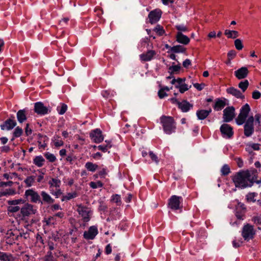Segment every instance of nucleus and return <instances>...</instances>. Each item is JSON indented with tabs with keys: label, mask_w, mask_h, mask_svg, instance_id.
<instances>
[{
	"label": "nucleus",
	"mask_w": 261,
	"mask_h": 261,
	"mask_svg": "<svg viewBox=\"0 0 261 261\" xmlns=\"http://www.w3.org/2000/svg\"><path fill=\"white\" fill-rule=\"evenodd\" d=\"M35 182V177L33 176H28L25 180L24 182L26 185L27 187H31Z\"/></svg>",
	"instance_id": "obj_45"
},
{
	"label": "nucleus",
	"mask_w": 261,
	"mask_h": 261,
	"mask_svg": "<svg viewBox=\"0 0 261 261\" xmlns=\"http://www.w3.org/2000/svg\"><path fill=\"white\" fill-rule=\"evenodd\" d=\"M16 125L15 120L8 119L6 120L3 124L1 125V128L2 130H10L13 129Z\"/></svg>",
	"instance_id": "obj_23"
},
{
	"label": "nucleus",
	"mask_w": 261,
	"mask_h": 261,
	"mask_svg": "<svg viewBox=\"0 0 261 261\" xmlns=\"http://www.w3.org/2000/svg\"><path fill=\"white\" fill-rule=\"evenodd\" d=\"M24 197L31 202L34 203H40L41 197L37 191L33 189H29L25 190Z\"/></svg>",
	"instance_id": "obj_7"
},
{
	"label": "nucleus",
	"mask_w": 261,
	"mask_h": 261,
	"mask_svg": "<svg viewBox=\"0 0 261 261\" xmlns=\"http://www.w3.org/2000/svg\"><path fill=\"white\" fill-rule=\"evenodd\" d=\"M158 94V96L161 99H162L168 95L166 92L164 90H162L161 89L159 90Z\"/></svg>",
	"instance_id": "obj_60"
},
{
	"label": "nucleus",
	"mask_w": 261,
	"mask_h": 261,
	"mask_svg": "<svg viewBox=\"0 0 261 261\" xmlns=\"http://www.w3.org/2000/svg\"><path fill=\"white\" fill-rule=\"evenodd\" d=\"M156 53L154 50H149L147 51L140 55V59L141 61L148 62L154 58Z\"/></svg>",
	"instance_id": "obj_19"
},
{
	"label": "nucleus",
	"mask_w": 261,
	"mask_h": 261,
	"mask_svg": "<svg viewBox=\"0 0 261 261\" xmlns=\"http://www.w3.org/2000/svg\"><path fill=\"white\" fill-rule=\"evenodd\" d=\"M25 201L22 199H15L9 201V204L16 205L19 204H24Z\"/></svg>",
	"instance_id": "obj_51"
},
{
	"label": "nucleus",
	"mask_w": 261,
	"mask_h": 261,
	"mask_svg": "<svg viewBox=\"0 0 261 261\" xmlns=\"http://www.w3.org/2000/svg\"><path fill=\"white\" fill-rule=\"evenodd\" d=\"M175 28L178 31V32H185L188 31V28L184 25H176Z\"/></svg>",
	"instance_id": "obj_57"
},
{
	"label": "nucleus",
	"mask_w": 261,
	"mask_h": 261,
	"mask_svg": "<svg viewBox=\"0 0 261 261\" xmlns=\"http://www.w3.org/2000/svg\"><path fill=\"white\" fill-rule=\"evenodd\" d=\"M40 195L42 199L41 198V202H40V203L41 204L47 203L48 204H51L54 203L55 199H53L51 196L46 192L44 191H41L40 193Z\"/></svg>",
	"instance_id": "obj_21"
},
{
	"label": "nucleus",
	"mask_w": 261,
	"mask_h": 261,
	"mask_svg": "<svg viewBox=\"0 0 261 261\" xmlns=\"http://www.w3.org/2000/svg\"><path fill=\"white\" fill-rule=\"evenodd\" d=\"M223 113V121L225 122L231 121L235 117V109L233 106L226 107Z\"/></svg>",
	"instance_id": "obj_12"
},
{
	"label": "nucleus",
	"mask_w": 261,
	"mask_h": 261,
	"mask_svg": "<svg viewBox=\"0 0 261 261\" xmlns=\"http://www.w3.org/2000/svg\"><path fill=\"white\" fill-rule=\"evenodd\" d=\"M85 166L87 170L92 172H95L98 168V166L96 164L90 162H87Z\"/></svg>",
	"instance_id": "obj_36"
},
{
	"label": "nucleus",
	"mask_w": 261,
	"mask_h": 261,
	"mask_svg": "<svg viewBox=\"0 0 261 261\" xmlns=\"http://www.w3.org/2000/svg\"><path fill=\"white\" fill-rule=\"evenodd\" d=\"M193 107V105L186 100L180 101L178 106V108L184 113L188 112Z\"/></svg>",
	"instance_id": "obj_24"
},
{
	"label": "nucleus",
	"mask_w": 261,
	"mask_h": 261,
	"mask_svg": "<svg viewBox=\"0 0 261 261\" xmlns=\"http://www.w3.org/2000/svg\"><path fill=\"white\" fill-rule=\"evenodd\" d=\"M260 145L258 143H249L246 145V150L249 152L253 150H259Z\"/></svg>",
	"instance_id": "obj_30"
},
{
	"label": "nucleus",
	"mask_w": 261,
	"mask_h": 261,
	"mask_svg": "<svg viewBox=\"0 0 261 261\" xmlns=\"http://www.w3.org/2000/svg\"><path fill=\"white\" fill-rule=\"evenodd\" d=\"M253 122V117L250 116L248 118L244 125V135L247 137L251 136L254 132Z\"/></svg>",
	"instance_id": "obj_13"
},
{
	"label": "nucleus",
	"mask_w": 261,
	"mask_h": 261,
	"mask_svg": "<svg viewBox=\"0 0 261 261\" xmlns=\"http://www.w3.org/2000/svg\"><path fill=\"white\" fill-rule=\"evenodd\" d=\"M98 229L96 226H90L87 231L84 232V238L87 240H93L98 234Z\"/></svg>",
	"instance_id": "obj_17"
},
{
	"label": "nucleus",
	"mask_w": 261,
	"mask_h": 261,
	"mask_svg": "<svg viewBox=\"0 0 261 261\" xmlns=\"http://www.w3.org/2000/svg\"><path fill=\"white\" fill-rule=\"evenodd\" d=\"M221 174L223 175H227L230 172V168L228 165H224L221 169Z\"/></svg>",
	"instance_id": "obj_50"
},
{
	"label": "nucleus",
	"mask_w": 261,
	"mask_h": 261,
	"mask_svg": "<svg viewBox=\"0 0 261 261\" xmlns=\"http://www.w3.org/2000/svg\"><path fill=\"white\" fill-rule=\"evenodd\" d=\"M160 123L164 133L167 135L175 133L176 129V123L172 116L162 115L160 118Z\"/></svg>",
	"instance_id": "obj_3"
},
{
	"label": "nucleus",
	"mask_w": 261,
	"mask_h": 261,
	"mask_svg": "<svg viewBox=\"0 0 261 261\" xmlns=\"http://www.w3.org/2000/svg\"><path fill=\"white\" fill-rule=\"evenodd\" d=\"M186 50V48L180 45H175L170 47V51L173 53H185Z\"/></svg>",
	"instance_id": "obj_33"
},
{
	"label": "nucleus",
	"mask_w": 261,
	"mask_h": 261,
	"mask_svg": "<svg viewBox=\"0 0 261 261\" xmlns=\"http://www.w3.org/2000/svg\"><path fill=\"white\" fill-rule=\"evenodd\" d=\"M185 80L186 79L185 78L178 77L177 79H173L171 81V84L172 85L175 84V88L178 89L180 93H184L191 88V85L189 86L185 83Z\"/></svg>",
	"instance_id": "obj_9"
},
{
	"label": "nucleus",
	"mask_w": 261,
	"mask_h": 261,
	"mask_svg": "<svg viewBox=\"0 0 261 261\" xmlns=\"http://www.w3.org/2000/svg\"><path fill=\"white\" fill-rule=\"evenodd\" d=\"M257 193L255 192L249 193L246 196V198L248 202H255L256 201L255 197L257 196Z\"/></svg>",
	"instance_id": "obj_46"
},
{
	"label": "nucleus",
	"mask_w": 261,
	"mask_h": 261,
	"mask_svg": "<svg viewBox=\"0 0 261 261\" xmlns=\"http://www.w3.org/2000/svg\"><path fill=\"white\" fill-rule=\"evenodd\" d=\"M67 108L68 107L66 104L64 103H60L57 107V111L59 114L63 115L67 111Z\"/></svg>",
	"instance_id": "obj_37"
},
{
	"label": "nucleus",
	"mask_w": 261,
	"mask_h": 261,
	"mask_svg": "<svg viewBox=\"0 0 261 261\" xmlns=\"http://www.w3.org/2000/svg\"><path fill=\"white\" fill-rule=\"evenodd\" d=\"M111 200L117 203L118 205L121 204V196L118 194L113 195L111 197Z\"/></svg>",
	"instance_id": "obj_49"
},
{
	"label": "nucleus",
	"mask_w": 261,
	"mask_h": 261,
	"mask_svg": "<svg viewBox=\"0 0 261 261\" xmlns=\"http://www.w3.org/2000/svg\"><path fill=\"white\" fill-rule=\"evenodd\" d=\"M224 34L228 38H236L239 36V33L237 31H231L229 30H225Z\"/></svg>",
	"instance_id": "obj_35"
},
{
	"label": "nucleus",
	"mask_w": 261,
	"mask_h": 261,
	"mask_svg": "<svg viewBox=\"0 0 261 261\" xmlns=\"http://www.w3.org/2000/svg\"><path fill=\"white\" fill-rule=\"evenodd\" d=\"M252 177H253V179L254 180H253V185L254 183H256L257 184H261V179L257 180V171L256 170H252Z\"/></svg>",
	"instance_id": "obj_52"
},
{
	"label": "nucleus",
	"mask_w": 261,
	"mask_h": 261,
	"mask_svg": "<svg viewBox=\"0 0 261 261\" xmlns=\"http://www.w3.org/2000/svg\"><path fill=\"white\" fill-rule=\"evenodd\" d=\"M252 221L256 226L258 229H261V216H255L252 218Z\"/></svg>",
	"instance_id": "obj_42"
},
{
	"label": "nucleus",
	"mask_w": 261,
	"mask_h": 261,
	"mask_svg": "<svg viewBox=\"0 0 261 261\" xmlns=\"http://www.w3.org/2000/svg\"><path fill=\"white\" fill-rule=\"evenodd\" d=\"M182 198L180 196L172 195L168 200V207L173 211H176L181 208L180 206Z\"/></svg>",
	"instance_id": "obj_10"
},
{
	"label": "nucleus",
	"mask_w": 261,
	"mask_h": 261,
	"mask_svg": "<svg viewBox=\"0 0 261 261\" xmlns=\"http://www.w3.org/2000/svg\"><path fill=\"white\" fill-rule=\"evenodd\" d=\"M252 97L254 99H258L261 97V93L257 90H255L252 92Z\"/></svg>",
	"instance_id": "obj_59"
},
{
	"label": "nucleus",
	"mask_w": 261,
	"mask_h": 261,
	"mask_svg": "<svg viewBox=\"0 0 261 261\" xmlns=\"http://www.w3.org/2000/svg\"><path fill=\"white\" fill-rule=\"evenodd\" d=\"M245 210H240L239 208H236L235 215L238 219L240 220H244L245 218Z\"/></svg>",
	"instance_id": "obj_38"
},
{
	"label": "nucleus",
	"mask_w": 261,
	"mask_h": 261,
	"mask_svg": "<svg viewBox=\"0 0 261 261\" xmlns=\"http://www.w3.org/2000/svg\"><path fill=\"white\" fill-rule=\"evenodd\" d=\"M77 211L82 217V221L85 223L89 222L92 215V211L90 208L82 204L77 205Z\"/></svg>",
	"instance_id": "obj_6"
},
{
	"label": "nucleus",
	"mask_w": 261,
	"mask_h": 261,
	"mask_svg": "<svg viewBox=\"0 0 261 261\" xmlns=\"http://www.w3.org/2000/svg\"><path fill=\"white\" fill-rule=\"evenodd\" d=\"M17 118L19 123H22L27 120L25 110H20L17 113Z\"/></svg>",
	"instance_id": "obj_29"
},
{
	"label": "nucleus",
	"mask_w": 261,
	"mask_h": 261,
	"mask_svg": "<svg viewBox=\"0 0 261 261\" xmlns=\"http://www.w3.org/2000/svg\"><path fill=\"white\" fill-rule=\"evenodd\" d=\"M69 18H68V17L63 18V19H62L60 21L59 24L61 26H63H63L67 24L68 22L69 21Z\"/></svg>",
	"instance_id": "obj_64"
},
{
	"label": "nucleus",
	"mask_w": 261,
	"mask_h": 261,
	"mask_svg": "<svg viewBox=\"0 0 261 261\" xmlns=\"http://www.w3.org/2000/svg\"><path fill=\"white\" fill-rule=\"evenodd\" d=\"M180 69V64L177 65H172L169 68V70L171 73L176 72Z\"/></svg>",
	"instance_id": "obj_56"
},
{
	"label": "nucleus",
	"mask_w": 261,
	"mask_h": 261,
	"mask_svg": "<svg viewBox=\"0 0 261 261\" xmlns=\"http://www.w3.org/2000/svg\"><path fill=\"white\" fill-rule=\"evenodd\" d=\"M228 100L224 97L217 98L213 106L214 109L216 111L222 110L226 105H228Z\"/></svg>",
	"instance_id": "obj_18"
},
{
	"label": "nucleus",
	"mask_w": 261,
	"mask_h": 261,
	"mask_svg": "<svg viewBox=\"0 0 261 261\" xmlns=\"http://www.w3.org/2000/svg\"><path fill=\"white\" fill-rule=\"evenodd\" d=\"M249 70L246 67H242L234 72V74L238 80L244 79L247 77Z\"/></svg>",
	"instance_id": "obj_20"
},
{
	"label": "nucleus",
	"mask_w": 261,
	"mask_h": 261,
	"mask_svg": "<svg viewBox=\"0 0 261 261\" xmlns=\"http://www.w3.org/2000/svg\"><path fill=\"white\" fill-rule=\"evenodd\" d=\"M212 112L211 109L209 110H200L196 112V115L199 120H204Z\"/></svg>",
	"instance_id": "obj_26"
},
{
	"label": "nucleus",
	"mask_w": 261,
	"mask_h": 261,
	"mask_svg": "<svg viewBox=\"0 0 261 261\" xmlns=\"http://www.w3.org/2000/svg\"><path fill=\"white\" fill-rule=\"evenodd\" d=\"M107 174V169L106 168H103L101 170L98 171V175L101 178H104Z\"/></svg>",
	"instance_id": "obj_61"
},
{
	"label": "nucleus",
	"mask_w": 261,
	"mask_h": 261,
	"mask_svg": "<svg viewBox=\"0 0 261 261\" xmlns=\"http://www.w3.org/2000/svg\"><path fill=\"white\" fill-rule=\"evenodd\" d=\"M226 92L227 94H230L237 98L244 99L245 98L244 95L239 90L233 87L227 88Z\"/></svg>",
	"instance_id": "obj_22"
},
{
	"label": "nucleus",
	"mask_w": 261,
	"mask_h": 261,
	"mask_svg": "<svg viewBox=\"0 0 261 261\" xmlns=\"http://www.w3.org/2000/svg\"><path fill=\"white\" fill-rule=\"evenodd\" d=\"M112 147V144L111 142H109V143L105 144L100 145L97 146V149L99 150H101L103 152H106L108 151L109 149Z\"/></svg>",
	"instance_id": "obj_41"
},
{
	"label": "nucleus",
	"mask_w": 261,
	"mask_h": 261,
	"mask_svg": "<svg viewBox=\"0 0 261 261\" xmlns=\"http://www.w3.org/2000/svg\"><path fill=\"white\" fill-rule=\"evenodd\" d=\"M44 156L45 158L49 162L51 163L55 162L57 159L56 156L49 152H46L44 153Z\"/></svg>",
	"instance_id": "obj_44"
},
{
	"label": "nucleus",
	"mask_w": 261,
	"mask_h": 261,
	"mask_svg": "<svg viewBox=\"0 0 261 261\" xmlns=\"http://www.w3.org/2000/svg\"><path fill=\"white\" fill-rule=\"evenodd\" d=\"M103 183L100 180H97L96 182L91 181L89 183L90 187L93 189H97L98 188H102L103 187Z\"/></svg>",
	"instance_id": "obj_43"
},
{
	"label": "nucleus",
	"mask_w": 261,
	"mask_h": 261,
	"mask_svg": "<svg viewBox=\"0 0 261 261\" xmlns=\"http://www.w3.org/2000/svg\"><path fill=\"white\" fill-rule=\"evenodd\" d=\"M220 130L223 138L230 139L233 136V128L229 124L224 123L220 127Z\"/></svg>",
	"instance_id": "obj_11"
},
{
	"label": "nucleus",
	"mask_w": 261,
	"mask_h": 261,
	"mask_svg": "<svg viewBox=\"0 0 261 261\" xmlns=\"http://www.w3.org/2000/svg\"><path fill=\"white\" fill-rule=\"evenodd\" d=\"M236 187L241 189L251 187L253 186L252 170H241L232 178Z\"/></svg>",
	"instance_id": "obj_2"
},
{
	"label": "nucleus",
	"mask_w": 261,
	"mask_h": 261,
	"mask_svg": "<svg viewBox=\"0 0 261 261\" xmlns=\"http://www.w3.org/2000/svg\"><path fill=\"white\" fill-rule=\"evenodd\" d=\"M236 56V52L234 50H231L227 53L228 59L229 61L232 60Z\"/></svg>",
	"instance_id": "obj_58"
},
{
	"label": "nucleus",
	"mask_w": 261,
	"mask_h": 261,
	"mask_svg": "<svg viewBox=\"0 0 261 261\" xmlns=\"http://www.w3.org/2000/svg\"><path fill=\"white\" fill-rule=\"evenodd\" d=\"M14 259V257L11 254L0 251L1 261H13Z\"/></svg>",
	"instance_id": "obj_32"
},
{
	"label": "nucleus",
	"mask_w": 261,
	"mask_h": 261,
	"mask_svg": "<svg viewBox=\"0 0 261 261\" xmlns=\"http://www.w3.org/2000/svg\"><path fill=\"white\" fill-rule=\"evenodd\" d=\"M22 129L19 126H17L15 128L13 133V136L14 138H18L22 135Z\"/></svg>",
	"instance_id": "obj_47"
},
{
	"label": "nucleus",
	"mask_w": 261,
	"mask_h": 261,
	"mask_svg": "<svg viewBox=\"0 0 261 261\" xmlns=\"http://www.w3.org/2000/svg\"><path fill=\"white\" fill-rule=\"evenodd\" d=\"M13 185V182L12 181H9L7 182L5 181H1L0 182V188L1 187H11Z\"/></svg>",
	"instance_id": "obj_63"
},
{
	"label": "nucleus",
	"mask_w": 261,
	"mask_h": 261,
	"mask_svg": "<svg viewBox=\"0 0 261 261\" xmlns=\"http://www.w3.org/2000/svg\"><path fill=\"white\" fill-rule=\"evenodd\" d=\"M205 86V84L203 83L199 84V83H194L193 86L198 91L202 90L204 87Z\"/></svg>",
	"instance_id": "obj_62"
},
{
	"label": "nucleus",
	"mask_w": 261,
	"mask_h": 261,
	"mask_svg": "<svg viewBox=\"0 0 261 261\" xmlns=\"http://www.w3.org/2000/svg\"><path fill=\"white\" fill-rule=\"evenodd\" d=\"M234 45L237 49L240 50L243 48L242 41L240 39H237L234 41Z\"/></svg>",
	"instance_id": "obj_53"
},
{
	"label": "nucleus",
	"mask_w": 261,
	"mask_h": 261,
	"mask_svg": "<svg viewBox=\"0 0 261 261\" xmlns=\"http://www.w3.org/2000/svg\"><path fill=\"white\" fill-rule=\"evenodd\" d=\"M16 193L15 190L13 189H9L6 190L2 193V195L4 196L7 195H13Z\"/></svg>",
	"instance_id": "obj_55"
},
{
	"label": "nucleus",
	"mask_w": 261,
	"mask_h": 261,
	"mask_svg": "<svg viewBox=\"0 0 261 261\" xmlns=\"http://www.w3.org/2000/svg\"><path fill=\"white\" fill-rule=\"evenodd\" d=\"M44 222H45L46 225L47 226H52L56 224V219L54 216L50 217L47 219H46L44 220Z\"/></svg>",
	"instance_id": "obj_48"
},
{
	"label": "nucleus",
	"mask_w": 261,
	"mask_h": 261,
	"mask_svg": "<svg viewBox=\"0 0 261 261\" xmlns=\"http://www.w3.org/2000/svg\"><path fill=\"white\" fill-rule=\"evenodd\" d=\"M176 40L177 42L184 45H187L190 42V38L181 32H177L176 35Z\"/></svg>",
	"instance_id": "obj_25"
},
{
	"label": "nucleus",
	"mask_w": 261,
	"mask_h": 261,
	"mask_svg": "<svg viewBox=\"0 0 261 261\" xmlns=\"http://www.w3.org/2000/svg\"><path fill=\"white\" fill-rule=\"evenodd\" d=\"M162 14V12L159 9H155L150 11L148 16L149 22L151 24L156 23L160 19Z\"/></svg>",
	"instance_id": "obj_14"
},
{
	"label": "nucleus",
	"mask_w": 261,
	"mask_h": 261,
	"mask_svg": "<svg viewBox=\"0 0 261 261\" xmlns=\"http://www.w3.org/2000/svg\"><path fill=\"white\" fill-rule=\"evenodd\" d=\"M250 111V107L247 103L245 104L241 108L240 112L236 119V123L238 125H242L245 122Z\"/></svg>",
	"instance_id": "obj_8"
},
{
	"label": "nucleus",
	"mask_w": 261,
	"mask_h": 261,
	"mask_svg": "<svg viewBox=\"0 0 261 261\" xmlns=\"http://www.w3.org/2000/svg\"><path fill=\"white\" fill-rule=\"evenodd\" d=\"M256 234V230L254 226L250 224L247 223L244 225L241 235L246 241H249L254 239Z\"/></svg>",
	"instance_id": "obj_5"
},
{
	"label": "nucleus",
	"mask_w": 261,
	"mask_h": 261,
	"mask_svg": "<svg viewBox=\"0 0 261 261\" xmlns=\"http://www.w3.org/2000/svg\"><path fill=\"white\" fill-rule=\"evenodd\" d=\"M90 137L92 141L96 143H101L104 139L102 132L99 128L92 130L90 134Z\"/></svg>",
	"instance_id": "obj_15"
},
{
	"label": "nucleus",
	"mask_w": 261,
	"mask_h": 261,
	"mask_svg": "<svg viewBox=\"0 0 261 261\" xmlns=\"http://www.w3.org/2000/svg\"><path fill=\"white\" fill-rule=\"evenodd\" d=\"M39 140L37 141L38 144V147L39 149H44L47 144L45 143L46 140L47 139L46 136H43L41 134H39Z\"/></svg>",
	"instance_id": "obj_28"
},
{
	"label": "nucleus",
	"mask_w": 261,
	"mask_h": 261,
	"mask_svg": "<svg viewBox=\"0 0 261 261\" xmlns=\"http://www.w3.org/2000/svg\"><path fill=\"white\" fill-rule=\"evenodd\" d=\"M153 31L159 36H162L165 34V31L163 27L160 24L156 25Z\"/></svg>",
	"instance_id": "obj_39"
},
{
	"label": "nucleus",
	"mask_w": 261,
	"mask_h": 261,
	"mask_svg": "<svg viewBox=\"0 0 261 261\" xmlns=\"http://www.w3.org/2000/svg\"><path fill=\"white\" fill-rule=\"evenodd\" d=\"M249 83L248 80H245L244 81L240 82L238 84V87L240 88L243 92H244L249 86Z\"/></svg>",
	"instance_id": "obj_40"
},
{
	"label": "nucleus",
	"mask_w": 261,
	"mask_h": 261,
	"mask_svg": "<svg viewBox=\"0 0 261 261\" xmlns=\"http://www.w3.org/2000/svg\"><path fill=\"white\" fill-rule=\"evenodd\" d=\"M34 112L39 115L43 116L47 114L50 111L44 106L42 102H37L34 104Z\"/></svg>",
	"instance_id": "obj_16"
},
{
	"label": "nucleus",
	"mask_w": 261,
	"mask_h": 261,
	"mask_svg": "<svg viewBox=\"0 0 261 261\" xmlns=\"http://www.w3.org/2000/svg\"><path fill=\"white\" fill-rule=\"evenodd\" d=\"M52 141L56 147H59L63 146L64 145L63 141L62 140L61 137L58 135L55 136L53 137Z\"/></svg>",
	"instance_id": "obj_34"
},
{
	"label": "nucleus",
	"mask_w": 261,
	"mask_h": 261,
	"mask_svg": "<svg viewBox=\"0 0 261 261\" xmlns=\"http://www.w3.org/2000/svg\"><path fill=\"white\" fill-rule=\"evenodd\" d=\"M77 196V193L74 191L73 192L67 193L66 195H63L61 198L62 201H67Z\"/></svg>",
	"instance_id": "obj_31"
},
{
	"label": "nucleus",
	"mask_w": 261,
	"mask_h": 261,
	"mask_svg": "<svg viewBox=\"0 0 261 261\" xmlns=\"http://www.w3.org/2000/svg\"><path fill=\"white\" fill-rule=\"evenodd\" d=\"M50 193L56 198L63 194L60 188L61 181L58 178H51L48 182Z\"/></svg>",
	"instance_id": "obj_4"
},
{
	"label": "nucleus",
	"mask_w": 261,
	"mask_h": 261,
	"mask_svg": "<svg viewBox=\"0 0 261 261\" xmlns=\"http://www.w3.org/2000/svg\"><path fill=\"white\" fill-rule=\"evenodd\" d=\"M149 155L152 161L154 162L156 164H158L159 160L156 154H155L152 151H150L149 152Z\"/></svg>",
	"instance_id": "obj_54"
},
{
	"label": "nucleus",
	"mask_w": 261,
	"mask_h": 261,
	"mask_svg": "<svg viewBox=\"0 0 261 261\" xmlns=\"http://www.w3.org/2000/svg\"><path fill=\"white\" fill-rule=\"evenodd\" d=\"M45 162V159L43 158V156L41 155L36 156L33 160V163L34 165H35L38 167H42L44 163Z\"/></svg>",
	"instance_id": "obj_27"
},
{
	"label": "nucleus",
	"mask_w": 261,
	"mask_h": 261,
	"mask_svg": "<svg viewBox=\"0 0 261 261\" xmlns=\"http://www.w3.org/2000/svg\"><path fill=\"white\" fill-rule=\"evenodd\" d=\"M37 214V206L31 203L26 202L21 207L17 217L19 221L24 222L27 225H31L35 223V216Z\"/></svg>",
	"instance_id": "obj_1"
}]
</instances>
